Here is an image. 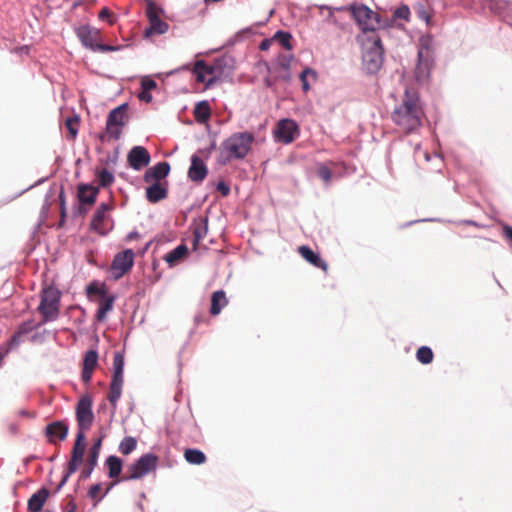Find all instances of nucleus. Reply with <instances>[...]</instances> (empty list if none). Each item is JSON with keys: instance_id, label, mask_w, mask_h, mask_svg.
<instances>
[{"instance_id": "f257e3e1", "label": "nucleus", "mask_w": 512, "mask_h": 512, "mask_svg": "<svg viewBox=\"0 0 512 512\" xmlns=\"http://www.w3.org/2000/svg\"><path fill=\"white\" fill-rule=\"evenodd\" d=\"M423 117L417 90L406 88L401 103L392 112L393 122L402 132L410 134L421 126Z\"/></svg>"}, {"instance_id": "f03ea898", "label": "nucleus", "mask_w": 512, "mask_h": 512, "mask_svg": "<svg viewBox=\"0 0 512 512\" xmlns=\"http://www.w3.org/2000/svg\"><path fill=\"white\" fill-rule=\"evenodd\" d=\"M255 137L251 132H236L225 139L220 147L217 162L227 165L234 160H243L250 152Z\"/></svg>"}, {"instance_id": "7ed1b4c3", "label": "nucleus", "mask_w": 512, "mask_h": 512, "mask_svg": "<svg viewBox=\"0 0 512 512\" xmlns=\"http://www.w3.org/2000/svg\"><path fill=\"white\" fill-rule=\"evenodd\" d=\"M158 464V457L152 453H147L142 455L137 461L126 467L125 473L114 483H111L106 490V493L110 490V488L121 482V481H131L140 479L150 472L154 471Z\"/></svg>"}, {"instance_id": "20e7f679", "label": "nucleus", "mask_w": 512, "mask_h": 512, "mask_svg": "<svg viewBox=\"0 0 512 512\" xmlns=\"http://www.w3.org/2000/svg\"><path fill=\"white\" fill-rule=\"evenodd\" d=\"M339 10L348 11L364 33L372 32L374 34L381 26L379 15L364 4H352L339 8Z\"/></svg>"}, {"instance_id": "39448f33", "label": "nucleus", "mask_w": 512, "mask_h": 512, "mask_svg": "<svg viewBox=\"0 0 512 512\" xmlns=\"http://www.w3.org/2000/svg\"><path fill=\"white\" fill-rule=\"evenodd\" d=\"M61 292L53 287H45L41 292V300L38 311L42 315V323L54 321L60 312Z\"/></svg>"}, {"instance_id": "423d86ee", "label": "nucleus", "mask_w": 512, "mask_h": 512, "mask_svg": "<svg viewBox=\"0 0 512 512\" xmlns=\"http://www.w3.org/2000/svg\"><path fill=\"white\" fill-rule=\"evenodd\" d=\"M223 63V58L215 60L211 65H208L204 60L196 61L193 67L196 81L205 83L206 88L214 86L221 79Z\"/></svg>"}, {"instance_id": "0eeeda50", "label": "nucleus", "mask_w": 512, "mask_h": 512, "mask_svg": "<svg viewBox=\"0 0 512 512\" xmlns=\"http://www.w3.org/2000/svg\"><path fill=\"white\" fill-rule=\"evenodd\" d=\"M383 52L384 49L380 37L372 34L367 39L363 53V62L369 72L375 73L380 69L383 62Z\"/></svg>"}, {"instance_id": "6e6552de", "label": "nucleus", "mask_w": 512, "mask_h": 512, "mask_svg": "<svg viewBox=\"0 0 512 512\" xmlns=\"http://www.w3.org/2000/svg\"><path fill=\"white\" fill-rule=\"evenodd\" d=\"M123 373L124 356L121 353H116L113 358V376L108 394V400L114 408L117 406V402L121 397L124 382Z\"/></svg>"}, {"instance_id": "1a4fd4ad", "label": "nucleus", "mask_w": 512, "mask_h": 512, "mask_svg": "<svg viewBox=\"0 0 512 512\" xmlns=\"http://www.w3.org/2000/svg\"><path fill=\"white\" fill-rule=\"evenodd\" d=\"M86 436L85 433L77 432L74 445L71 450V457L67 465V472L63 476L58 489H60L68 481L71 474L75 473L79 465L83 461L85 449H86Z\"/></svg>"}, {"instance_id": "9d476101", "label": "nucleus", "mask_w": 512, "mask_h": 512, "mask_svg": "<svg viewBox=\"0 0 512 512\" xmlns=\"http://www.w3.org/2000/svg\"><path fill=\"white\" fill-rule=\"evenodd\" d=\"M126 108L127 105L122 104L110 111L106 122L105 133L100 136L102 141H104L106 137L114 140L119 139L122 127L124 126Z\"/></svg>"}, {"instance_id": "9b49d317", "label": "nucleus", "mask_w": 512, "mask_h": 512, "mask_svg": "<svg viewBox=\"0 0 512 512\" xmlns=\"http://www.w3.org/2000/svg\"><path fill=\"white\" fill-rule=\"evenodd\" d=\"M77 432L85 433L89 430L94 421L92 411V399L89 395L81 396L76 405Z\"/></svg>"}, {"instance_id": "f8f14e48", "label": "nucleus", "mask_w": 512, "mask_h": 512, "mask_svg": "<svg viewBox=\"0 0 512 512\" xmlns=\"http://www.w3.org/2000/svg\"><path fill=\"white\" fill-rule=\"evenodd\" d=\"M135 254L132 249H126L117 253L110 266L113 279L119 280L127 274L134 265Z\"/></svg>"}, {"instance_id": "ddd939ff", "label": "nucleus", "mask_w": 512, "mask_h": 512, "mask_svg": "<svg viewBox=\"0 0 512 512\" xmlns=\"http://www.w3.org/2000/svg\"><path fill=\"white\" fill-rule=\"evenodd\" d=\"M113 206L109 203H101L96 209L91 223V230L97 232L100 235H105L110 230L109 221H110V212L112 211Z\"/></svg>"}, {"instance_id": "4468645a", "label": "nucleus", "mask_w": 512, "mask_h": 512, "mask_svg": "<svg viewBox=\"0 0 512 512\" xmlns=\"http://www.w3.org/2000/svg\"><path fill=\"white\" fill-rule=\"evenodd\" d=\"M299 135V127L292 119H281L274 130L275 139L283 144H289Z\"/></svg>"}, {"instance_id": "2eb2a0df", "label": "nucleus", "mask_w": 512, "mask_h": 512, "mask_svg": "<svg viewBox=\"0 0 512 512\" xmlns=\"http://www.w3.org/2000/svg\"><path fill=\"white\" fill-rule=\"evenodd\" d=\"M146 15L149 20V27L145 29V36L154 34H163L168 29V24L160 19L157 9L152 2H149L146 9Z\"/></svg>"}, {"instance_id": "dca6fc26", "label": "nucleus", "mask_w": 512, "mask_h": 512, "mask_svg": "<svg viewBox=\"0 0 512 512\" xmlns=\"http://www.w3.org/2000/svg\"><path fill=\"white\" fill-rule=\"evenodd\" d=\"M151 157L146 148L142 146L133 147L128 155L127 161L134 170H140L150 163Z\"/></svg>"}, {"instance_id": "f3484780", "label": "nucleus", "mask_w": 512, "mask_h": 512, "mask_svg": "<svg viewBox=\"0 0 512 512\" xmlns=\"http://www.w3.org/2000/svg\"><path fill=\"white\" fill-rule=\"evenodd\" d=\"M433 67V57H427L425 53L418 54V62L415 68L414 77L415 80L422 84L429 80L431 69Z\"/></svg>"}, {"instance_id": "a211bd4d", "label": "nucleus", "mask_w": 512, "mask_h": 512, "mask_svg": "<svg viewBox=\"0 0 512 512\" xmlns=\"http://www.w3.org/2000/svg\"><path fill=\"white\" fill-rule=\"evenodd\" d=\"M68 431L69 427L64 421H54L46 426L45 436L49 443L56 444L57 441H63L67 438Z\"/></svg>"}, {"instance_id": "6ab92c4d", "label": "nucleus", "mask_w": 512, "mask_h": 512, "mask_svg": "<svg viewBox=\"0 0 512 512\" xmlns=\"http://www.w3.org/2000/svg\"><path fill=\"white\" fill-rule=\"evenodd\" d=\"M169 172L170 164L162 161L147 169L143 179L146 183H163L162 180L168 176Z\"/></svg>"}, {"instance_id": "aec40b11", "label": "nucleus", "mask_w": 512, "mask_h": 512, "mask_svg": "<svg viewBox=\"0 0 512 512\" xmlns=\"http://www.w3.org/2000/svg\"><path fill=\"white\" fill-rule=\"evenodd\" d=\"M77 36L82 44L95 51L99 45V31L89 26H81L77 29Z\"/></svg>"}, {"instance_id": "412c9836", "label": "nucleus", "mask_w": 512, "mask_h": 512, "mask_svg": "<svg viewBox=\"0 0 512 512\" xmlns=\"http://www.w3.org/2000/svg\"><path fill=\"white\" fill-rule=\"evenodd\" d=\"M101 448V439H98L89 449L88 456L86 458L85 466L81 471V479H87L90 477L92 471L97 465L99 453Z\"/></svg>"}, {"instance_id": "4be33fe9", "label": "nucleus", "mask_w": 512, "mask_h": 512, "mask_svg": "<svg viewBox=\"0 0 512 512\" xmlns=\"http://www.w3.org/2000/svg\"><path fill=\"white\" fill-rule=\"evenodd\" d=\"M208 170L203 160L193 155L191 157V166L188 170V177L194 182H202L207 176Z\"/></svg>"}, {"instance_id": "5701e85b", "label": "nucleus", "mask_w": 512, "mask_h": 512, "mask_svg": "<svg viewBox=\"0 0 512 512\" xmlns=\"http://www.w3.org/2000/svg\"><path fill=\"white\" fill-rule=\"evenodd\" d=\"M297 251L301 255V257L305 259L309 264L323 270L324 272H327V263L320 257L319 254L315 253L309 246H299L297 248Z\"/></svg>"}, {"instance_id": "b1692460", "label": "nucleus", "mask_w": 512, "mask_h": 512, "mask_svg": "<svg viewBox=\"0 0 512 512\" xmlns=\"http://www.w3.org/2000/svg\"><path fill=\"white\" fill-rule=\"evenodd\" d=\"M146 189V198L150 203H157L165 199L168 195V183H150Z\"/></svg>"}, {"instance_id": "393cba45", "label": "nucleus", "mask_w": 512, "mask_h": 512, "mask_svg": "<svg viewBox=\"0 0 512 512\" xmlns=\"http://www.w3.org/2000/svg\"><path fill=\"white\" fill-rule=\"evenodd\" d=\"M50 492L47 488L43 487L34 493L28 500V512H40L45 505Z\"/></svg>"}, {"instance_id": "a878e982", "label": "nucleus", "mask_w": 512, "mask_h": 512, "mask_svg": "<svg viewBox=\"0 0 512 512\" xmlns=\"http://www.w3.org/2000/svg\"><path fill=\"white\" fill-rule=\"evenodd\" d=\"M99 189L97 187L80 184L78 186L77 197L81 204L93 205L96 202Z\"/></svg>"}, {"instance_id": "bb28decb", "label": "nucleus", "mask_w": 512, "mask_h": 512, "mask_svg": "<svg viewBox=\"0 0 512 512\" xmlns=\"http://www.w3.org/2000/svg\"><path fill=\"white\" fill-rule=\"evenodd\" d=\"M228 299L226 293L223 290L213 292L211 296V308L210 313L213 316L220 314L221 310L227 306Z\"/></svg>"}, {"instance_id": "cd10ccee", "label": "nucleus", "mask_w": 512, "mask_h": 512, "mask_svg": "<svg viewBox=\"0 0 512 512\" xmlns=\"http://www.w3.org/2000/svg\"><path fill=\"white\" fill-rule=\"evenodd\" d=\"M105 465L108 468V476L111 479H114L112 483L117 481L118 479H121L120 474L122 471V460L117 456H109L106 461Z\"/></svg>"}, {"instance_id": "c85d7f7f", "label": "nucleus", "mask_w": 512, "mask_h": 512, "mask_svg": "<svg viewBox=\"0 0 512 512\" xmlns=\"http://www.w3.org/2000/svg\"><path fill=\"white\" fill-rule=\"evenodd\" d=\"M208 233V219L201 218L197 223L194 224L193 228V246L197 247L200 241H202Z\"/></svg>"}, {"instance_id": "c756f323", "label": "nucleus", "mask_w": 512, "mask_h": 512, "mask_svg": "<svg viewBox=\"0 0 512 512\" xmlns=\"http://www.w3.org/2000/svg\"><path fill=\"white\" fill-rule=\"evenodd\" d=\"M194 118L199 123H205L211 117V108L207 101H200L194 107Z\"/></svg>"}, {"instance_id": "7c9ffc66", "label": "nucleus", "mask_w": 512, "mask_h": 512, "mask_svg": "<svg viewBox=\"0 0 512 512\" xmlns=\"http://www.w3.org/2000/svg\"><path fill=\"white\" fill-rule=\"evenodd\" d=\"M188 254V248L186 245L181 244L170 251L166 256L165 260L170 265L173 266L177 264L180 260L184 259Z\"/></svg>"}, {"instance_id": "2f4dec72", "label": "nucleus", "mask_w": 512, "mask_h": 512, "mask_svg": "<svg viewBox=\"0 0 512 512\" xmlns=\"http://www.w3.org/2000/svg\"><path fill=\"white\" fill-rule=\"evenodd\" d=\"M114 301V296H108L100 300L96 314V318L98 321H104L107 318L108 312H110L113 309Z\"/></svg>"}, {"instance_id": "473e14b6", "label": "nucleus", "mask_w": 512, "mask_h": 512, "mask_svg": "<svg viewBox=\"0 0 512 512\" xmlns=\"http://www.w3.org/2000/svg\"><path fill=\"white\" fill-rule=\"evenodd\" d=\"M185 460L193 465H201L206 462V455L198 449H186L184 451Z\"/></svg>"}, {"instance_id": "72a5a7b5", "label": "nucleus", "mask_w": 512, "mask_h": 512, "mask_svg": "<svg viewBox=\"0 0 512 512\" xmlns=\"http://www.w3.org/2000/svg\"><path fill=\"white\" fill-rule=\"evenodd\" d=\"M417 360L422 364H430L434 359L433 351L428 346H421L416 352Z\"/></svg>"}, {"instance_id": "f704fd0d", "label": "nucleus", "mask_w": 512, "mask_h": 512, "mask_svg": "<svg viewBox=\"0 0 512 512\" xmlns=\"http://www.w3.org/2000/svg\"><path fill=\"white\" fill-rule=\"evenodd\" d=\"M137 447V440L134 437H125L119 444V451L123 455L131 454Z\"/></svg>"}, {"instance_id": "c9c22d12", "label": "nucleus", "mask_w": 512, "mask_h": 512, "mask_svg": "<svg viewBox=\"0 0 512 512\" xmlns=\"http://www.w3.org/2000/svg\"><path fill=\"white\" fill-rule=\"evenodd\" d=\"M426 53L427 57H433V39L430 35H425L420 38L419 53Z\"/></svg>"}, {"instance_id": "e433bc0d", "label": "nucleus", "mask_w": 512, "mask_h": 512, "mask_svg": "<svg viewBox=\"0 0 512 512\" xmlns=\"http://www.w3.org/2000/svg\"><path fill=\"white\" fill-rule=\"evenodd\" d=\"M98 363V354L95 350H89L86 352L83 360V369L93 370L96 368Z\"/></svg>"}, {"instance_id": "4c0bfd02", "label": "nucleus", "mask_w": 512, "mask_h": 512, "mask_svg": "<svg viewBox=\"0 0 512 512\" xmlns=\"http://www.w3.org/2000/svg\"><path fill=\"white\" fill-rule=\"evenodd\" d=\"M291 34L285 31H278L275 33L272 40L278 42L282 47H284L287 50L292 49L291 45Z\"/></svg>"}, {"instance_id": "58836bf2", "label": "nucleus", "mask_w": 512, "mask_h": 512, "mask_svg": "<svg viewBox=\"0 0 512 512\" xmlns=\"http://www.w3.org/2000/svg\"><path fill=\"white\" fill-rule=\"evenodd\" d=\"M78 124H79V118L77 116L75 117H69L65 120V126L68 130V138L70 140H74L78 133Z\"/></svg>"}, {"instance_id": "ea45409f", "label": "nucleus", "mask_w": 512, "mask_h": 512, "mask_svg": "<svg viewBox=\"0 0 512 512\" xmlns=\"http://www.w3.org/2000/svg\"><path fill=\"white\" fill-rule=\"evenodd\" d=\"M97 177L101 187H108L114 182V175L107 169L99 171Z\"/></svg>"}, {"instance_id": "a19ab883", "label": "nucleus", "mask_w": 512, "mask_h": 512, "mask_svg": "<svg viewBox=\"0 0 512 512\" xmlns=\"http://www.w3.org/2000/svg\"><path fill=\"white\" fill-rule=\"evenodd\" d=\"M317 175L328 184L332 178V172L330 168L325 164H319L317 166Z\"/></svg>"}, {"instance_id": "79ce46f5", "label": "nucleus", "mask_w": 512, "mask_h": 512, "mask_svg": "<svg viewBox=\"0 0 512 512\" xmlns=\"http://www.w3.org/2000/svg\"><path fill=\"white\" fill-rule=\"evenodd\" d=\"M409 16H410V10H409L408 6H406V5H402L398 8H396L395 11L393 12V18H395V19L408 20Z\"/></svg>"}, {"instance_id": "37998d69", "label": "nucleus", "mask_w": 512, "mask_h": 512, "mask_svg": "<svg viewBox=\"0 0 512 512\" xmlns=\"http://www.w3.org/2000/svg\"><path fill=\"white\" fill-rule=\"evenodd\" d=\"M308 75L315 77V72L310 68H306L300 74V80L302 82V88L304 92H307L310 89L309 83L307 81Z\"/></svg>"}, {"instance_id": "c03bdc74", "label": "nucleus", "mask_w": 512, "mask_h": 512, "mask_svg": "<svg viewBox=\"0 0 512 512\" xmlns=\"http://www.w3.org/2000/svg\"><path fill=\"white\" fill-rule=\"evenodd\" d=\"M86 292L88 297L92 295H100L104 297L106 295V290L102 287H99L96 283H91L90 285H88Z\"/></svg>"}, {"instance_id": "a18cd8bd", "label": "nucleus", "mask_w": 512, "mask_h": 512, "mask_svg": "<svg viewBox=\"0 0 512 512\" xmlns=\"http://www.w3.org/2000/svg\"><path fill=\"white\" fill-rule=\"evenodd\" d=\"M102 490V486L101 484H94L90 487L89 491H88V496L95 500L96 502H99L101 500V496H100V492Z\"/></svg>"}, {"instance_id": "49530a36", "label": "nucleus", "mask_w": 512, "mask_h": 512, "mask_svg": "<svg viewBox=\"0 0 512 512\" xmlns=\"http://www.w3.org/2000/svg\"><path fill=\"white\" fill-rule=\"evenodd\" d=\"M99 19L108 20L110 25L114 23V15L113 13L106 7L102 8L99 12Z\"/></svg>"}, {"instance_id": "de8ad7c7", "label": "nucleus", "mask_w": 512, "mask_h": 512, "mask_svg": "<svg viewBox=\"0 0 512 512\" xmlns=\"http://www.w3.org/2000/svg\"><path fill=\"white\" fill-rule=\"evenodd\" d=\"M34 329V326L31 321L23 322L19 325L17 332L21 335H26L30 333Z\"/></svg>"}, {"instance_id": "09e8293b", "label": "nucleus", "mask_w": 512, "mask_h": 512, "mask_svg": "<svg viewBox=\"0 0 512 512\" xmlns=\"http://www.w3.org/2000/svg\"><path fill=\"white\" fill-rule=\"evenodd\" d=\"M121 46H112L108 44H100L98 45L97 49L95 51L99 52H113L120 50Z\"/></svg>"}, {"instance_id": "8fccbe9b", "label": "nucleus", "mask_w": 512, "mask_h": 512, "mask_svg": "<svg viewBox=\"0 0 512 512\" xmlns=\"http://www.w3.org/2000/svg\"><path fill=\"white\" fill-rule=\"evenodd\" d=\"M157 86L156 82L152 79L145 78L141 81V87L143 90L151 91Z\"/></svg>"}, {"instance_id": "3c124183", "label": "nucleus", "mask_w": 512, "mask_h": 512, "mask_svg": "<svg viewBox=\"0 0 512 512\" xmlns=\"http://www.w3.org/2000/svg\"><path fill=\"white\" fill-rule=\"evenodd\" d=\"M23 335L19 334L17 331L11 336L9 342H8V345H9V348L12 349V348H15L17 347L20 342H21V338H22Z\"/></svg>"}, {"instance_id": "603ef678", "label": "nucleus", "mask_w": 512, "mask_h": 512, "mask_svg": "<svg viewBox=\"0 0 512 512\" xmlns=\"http://www.w3.org/2000/svg\"><path fill=\"white\" fill-rule=\"evenodd\" d=\"M217 191H219L221 193L222 196H228L229 193H230V187L224 182V181H220L218 182L217 184V187H216Z\"/></svg>"}, {"instance_id": "864d4df0", "label": "nucleus", "mask_w": 512, "mask_h": 512, "mask_svg": "<svg viewBox=\"0 0 512 512\" xmlns=\"http://www.w3.org/2000/svg\"><path fill=\"white\" fill-rule=\"evenodd\" d=\"M93 370L82 369L81 379L84 383H89L92 378Z\"/></svg>"}, {"instance_id": "5fc2aeb1", "label": "nucleus", "mask_w": 512, "mask_h": 512, "mask_svg": "<svg viewBox=\"0 0 512 512\" xmlns=\"http://www.w3.org/2000/svg\"><path fill=\"white\" fill-rule=\"evenodd\" d=\"M138 98L141 101L150 102L152 100V95L150 94V91L143 90L139 93Z\"/></svg>"}, {"instance_id": "6e6d98bb", "label": "nucleus", "mask_w": 512, "mask_h": 512, "mask_svg": "<svg viewBox=\"0 0 512 512\" xmlns=\"http://www.w3.org/2000/svg\"><path fill=\"white\" fill-rule=\"evenodd\" d=\"M272 41H273L272 39L271 40H269V39L263 40L259 46L260 50L265 51V50L269 49Z\"/></svg>"}, {"instance_id": "4d7b16f0", "label": "nucleus", "mask_w": 512, "mask_h": 512, "mask_svg": "<svg viewBox=\"0 0 512 512\" xmlns=\"http://www.w3.org/2000/svg\"><path fill=\"white\" fill-rule=\"evenodd\" d=\"M60 204H61V217L65 216V202H64V194L61 192L59 194Z\"/></svg>"}, {"instance_id": "13d9d810", "label": "nucleus", "mask_w": 512, "mask_h": 512, "mask_svg": "<svg viewBox=\"0 0 512 512\" xmlns=\"http://www.w3.org/2000/svg\"><path fill=\"white\" fill-rule=\"evenodd\" d=\"M504 235L506 238H508L510 241H512V227L505 226L504 227Z\"/></svg>"}, {"instance_id": "bf43d9fd", "label": "nucleus", "mask_w": 512, "mask_h": 512, "mask_svg": "<svg viewBox=\"0 0 512 512\" xmlns=\"http://www.w3.org/2000/svg\"><path fill=\"white\" fill-rule=\"evenodd\" d=\"M76 505L73 502H69L64 512H75Z\"/></svg>"}, {"instance_id": "052dcab7", "label": "nucleus", "mask_w": 512, "mask_h": 512, "mask_svg": "<svg viewBox=\"0 0 512 512\" xmlns=\"http://www.w3.org/2000/svg\"><path fill=\"white\" fill-rule=\"evenodd\" d=\"M423 17L425 18V20H426L427 22H428V21H429V19H430V16H429V15H427V14H423Z\"/></svg>"}, {"instance_id": "680f3d73", "label": "nucleus", "mask_w": 512, "mask_h": 512, "mask_svg": "<svg viewBox=\"0 0 512 512\" xmlns=\"http://www.w3.org/2000/svg\"><path fill=\"white\" fill-rule=\"evenodd\" d=\"M3 359H4V354L0 353V365L2 364L3 362Z\"/></svg>"}, {"instance_id": "e2e57ef3", "label": "nucleus", "mask_w": 512, "mask_h": 512, "mask_svg": "<svg viewBox=\"0 0 512 512\" xmlns=\"http://www.w3.org/2000/svg\"><path fill=\"white\" fill-rule=\"evenodd\" d=\"M44 512H51V511H49V510H45Z\"/></svg>"}]
</instances>
